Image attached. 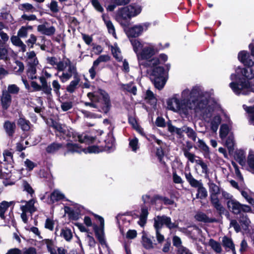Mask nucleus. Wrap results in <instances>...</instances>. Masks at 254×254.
<instances>
[{"mask_svg": "<svg viewBox=\"0 0 254 254\" xmlns=\"http://www.w3.org/2000/svg\"><path fill=\"white\" fill-rule=\"evenodd\" d=\"M96 218H98L100 223V226L98 227L96 225L94 226V230L95 235L102 245H106V241L104 238V220L103 217L98 215L94 214Z\"/></svg>", "mask_w": 254, "mask_h": 254, "instance_id": "nucleus-14", "label": "nucleus"}, {"mask_svg": "<svg viewBox=\"0 0 254 254\" xmlns=\"http://www.w3.org/2000/svg\"><path fill=\"white\" fill-rule=\"evenodd\" d=\"M185 156L191 163H195L198 167L201 169V173L207 176L208 168L207 164L199 157L196 156L194 154L189 152L186 149L183 150Z\"/></svg>", "mask_w": 254, "mask_h": 254, "instance_id": "nucleus-9", "label": "nucleus"}, {"mask_svg": "<svg viewBox=\"0 0 254 254\" xmlns=\"http://www.w3.org/2000/svg\"><path fill=\"white\" fill-rule=\"evenodd\" d=\"M200 94L198 87H193L191 90L186 89L180 96L175 94L169 98L167 101V108L183 118H187L192 111L198 112V110H203L206 107V103H198V97Z\"/></svg>", "mask_w": 254, "mask_h": 254, "instance_id": "nucleus-1", "label": "nucleus"}, {"mask_svg": "<svg viewBox=\"0 0 254 254\" xmlns=\"http://www.w3.org/2000/svg\"><path fill=\"white\" fill-rule=\"evenodd\" d=\"M32 28L30 26H22L17 32V35L21 38H26L28 35V29H32Z\"/></svg>", "mask_w": 254, "mask_h": 254, "instance_id": "nucleus-48", "label": "nucleus"}, {"mask_svg": "<svg viewBox=\"0 0 254 254\" xmlns=\"http://www.w3.org/2000/svg\"><path fill=\"white\" fill-rule=\"evenodd\" d=\"M157 52V50L153 45H150L144 47L142 51L139 54H137V57L139 66H147L148 64L146 63L149 61H143V60L149 59Z\"/></svg>", "mask_w": 254, "mask_h": 254, "instance_id": "nucleus-8", "label": "nucleus"}, {"mask_svg": "<svg viewBox=\"0 0 254 254\" xmlns=\"http://www.w3.org/2000/svg\"><path fill=\"white\" fill-rule=\"evenodd\" d=\"M243 109L248 114L249 121L252 123V125L254 126V106H247L246 105H243Z\"/></svg>", "mask_w": 254, "mask_h": 254, "instance_id": "nucleus-32", "label": "nucleus"}, {"mask_svg": "<svg viewBox=\"0 0 254 254\" xmlns=\"http://www.w3.org/2000/svg\"><path fill=\"white\" fill-rule=\"evenodd\" d=\"M22 186L24 190L26 191L28 193L32 194L34 192L33 190L27 182L23 181L22 182Z\"/></svg>", "mask_w": 254, "mask_h": 254, "instance_id": "nucleus-63", "label": "nucleus"}, {"mask_svg": "<svg viewBox=\"0 0 254 254\" xmlns=\"http://www.w3.org/2000/svg\"><path fill=\"white\" fill-rule=\"evenodd\" d=\"M37 31L42 34L51 36L55 34L56 29L53 26H49L48 23L45 22L38 26Z\"/></svg>", "mask_w": 254, "mask_h": 254, "instance_id": "nucleus-18", "label": "nucleus"}, {"mask_svg": "<svg viewBox=\"0 0 254 254\" xmlns=\"http://www.w3.org/2000/svg\"><path fill=\"white\" fill-rule=\"evenodd\" d=\"M196 220L203 222H212L213 221L208 218L205 214L202 212H198L195 216Z\"/></svg>", "mask_w": 254, "mask_h": 254, "instance_id": "nucleus-42", "label": "nucleus"}, {"mask_svg": "<svg viewBox=\"0 0 254 254\" xmlns=\"http://www.w3.org/2000/svg\"><path fill=\"white\" fill-rule=\"evenodd\" d=\"M12 203V201L8 202L7 201H3L0 204V217L2 219L4 220L5 219L4 213L10 204H11Z\"/></svg>", "mask_w": 254, "mask_h": 254, "instance_id": "nucleus-33", "label": "nucleus"}, {"mask_svg": "<svg viewBox=\"0 0 254 254\" xmlns=\"http://www.w3.org/2000/svg\"><path fill=\"white\" fill-rule=\"evenodd\" d=\"M242 195L252 205H254V199L251 196V192L249 190H242L241 191Z\"/></svg>", "mask_w": 254, "mask_h": 254, "instance_id": "nucleus-46", "label": "nucleus"}, {"mask_svg": "<svg viewBox=\"0 0 254 254\" xmlns=\"http://www.w3.org/2000/svg\"><path fill=\"white\" fill-rule=\"evenodd\" d=\"M165 226L169 229L176 228L178 227V225L175 222H172L171 218L168 216L167 217Z\"/></svg>", "mask_w": 254, "mask_h": 254, "instance_id": "nucleus-56", "label": "nucleus"}, {"mask_svg": "<svg viewBox=\"0 0 254 254\" xmlns=\"http://www.w3.org/2000/svg\"><path fill=\"white\" fill-rule=\"evenodd\" d=\"M62 147L60 143H53L49 145L46 148V151L49 153H54L59 150Z\"/></svg>", "mask_w": 254, "mask_h": 254, "instance_id": "nucleus-41", "label": "nucleus"}, {"mask_svg": "<svg viewBox=\"0 0 254 254\" xmlns=\"http://www.w3.org/2000/svg\"><path fill=\"white\" fill-rule=\"evenodd\" d=\"M3 156L4 158V161L7 163L9 165V168L10 169L13 168V155L11 152L8 150H5L3 153Z\"/></svg>", "mask_w": 254, "mask_h": 254, "instance_id": "nucleus-30", "label": "nucleus"}, {"mask_svg": "<svg viewBox=\"0 0 254 254\" xmlns=\"http://www.w3.org/2000/svg\"><path fill=\"white\" fill-rule=\"evenodd\" d=\"M167 216L163 215L157 216L154 218V227L155 229H161L165 225Z\"/></svg>", "mask_w": 254, "mask_h": 254, "instance_id": "nucleus-24", "label": "nucleus"}, {"mask_svg": "<svg viewBox=\"0 0 254 254\" xmlns=\"http://www.w3.org/2000/svg\"><path fill=\"white\" fill-rule=\"evenodd\" d=\"M148 26L149 24L146 23L136 25L128 30L127 34L129 36L132 37H138L141 34L143 31L147 30Z\"/></svg>", "mask_w": 254, "mask_h": 254, "instance_id": "nucleus-16", "label": "nucleus"}, {"mask_svg": "<svg viewBox=\"0 0 254 254\" xmlns=\"http://www.w3.org/2000/svg\"><path fill=\"white\" fill-rule=\"evenodd\" d=\"M112 52L114 57L118 61H121L122 60V56L121 55V52L118 48H113L112 49Z\"/></svg>", "mask_w": 254, "mask_h": 254, "instance_id": "nucleus-57", "label": "nucleus"}, {"mask_svg": "<svg viewBox=\"0 0 254 254\" xmlns=\"http://www.w3.org/2000/svg\"><path fill=\"white\" fill-rule=\"evenodd\" d=\"M18 126L21 127H29L30 122L26 120L23 117H20L17 122Z\"/></svg>", "mask_w": 254, "mask_h": 254, "instance_id": "nucleus-59", "label": "nucleus"}, {"mask_svg": "<svg viewBox=\"0 0 254 254\" xmlns=\"http://www.w3.org/2000/svg\"><path fill=\"white\" fill-rule=\"evenodd\" d=\"M208 245L216 253L220 254L222 252V249L220 244L219 242L214 240L212 239H211L209 240Z\"/></svg>", "mask_w": 254, "mask_h": 254, "instance_id": "nucleus-34", "label": "nucleus"}, {"mask_svg": "<svg viewBox=\"0 0 254 254\" xmlns=\"http://www.w3.org/2000/svg\"><path fill=\"white\" fill-rule=\"evenodd\" d=\"M64 194L60 190H55L50 195V201L52 203H54L64 198Z\"/></svg>", "mask_w": 254, "mask_h": 254, "instance_id": "nucleus-31", "label": "nucleus"}, {"mask_svg": "<svg viewBox=\"0 0 254 254\" xmlns=\"http://www.w3.org/2000/svg\"><path fill=\"white\" fill-rule=\"evenodd\" d=\"M142 200L145 203H150L152 204H155L158 200L162 201L165 205H171L174 203L173 200L167 197L160 196H156L153 198H150L149 195H145L142 196Z\"/></svg>", "mask_w": 254, "mask_h": 254, "instance_id": "nucleus-15", "label": "nucleus"}, {"mask_svg": "<svg viewBox=\"0 0 254 254\" xmlns=\"http://www.w3.org/2000/svg\"><path fill=\"white\" fill-rule=\"evenodd\" d=\"M11 69L15 72H22L24 68L23 64L19 61H15L11 65Z\"/></svg>", "mask_w": 254, "mask_h": 254, "instance_id": "nucleus-35", "label": "nucleus"}, {"mask_svg": "<svg viewBox=\"0 0 254 254\" xmlns=\"http://www.w3.org/2000/svg\"><path fill=\"white\" fill-rule=\"evenodd\" d=\"M141 7L137 5H129L122 8L120 11V15L124 19L135 16L141 12Z\"/></svg>", "mask_w": 254, "mask_h": 254, "instance_id": "nucleus-12", "label": "nucleus"}, {"mask_svg": "<svg viewBox=\"0 0 254 254\" xmlns=\"http://www.w3.org/2000/svg\"><path fill=\"white\" fill-rule=\"evenodd\" d=\"M247 163L250 169L254 171V151L250 150L247 158Z\"/></svg>", "mask_w": 254, "mask_h": 254, "instance_id": "nucleus-40", "label": "nucleus"}, {"mask_svg": "<svg viewBox=\"0 0 254 254\" xmlns=\"http://www.w3.org/2000/svg\"><path fill=\"white\" fill-rule=\"evenodd\" d=\"M47 62L52 65H56V69L59 72V74H61L60 72H64L67 71V69H69L70 66H72L73 64L71 63L69 59H66L65 61L57 62L55 57H48L47 59Z\"/></svg>", "mask_w": 254, "mask_h": 254, "instance_id": "nucleus-10", "label": "nucleus"}, {"mask_svg": "<svg viewBox=\"0 0 254 254\" xmlns=\"http://www.w3.org/2000/svg\"><path fill=\"white\" fill-rule=\"evenodd\" d=\"M52 85V87H53V90H54V92L58 96H60V90L61 89V85L60 84L59 82L57 80H54L53 81Z\"/></svg>", "mask_w": 254, "mask_h": 254, "instance_id": "nucleus-53", "label": "nucleus"}, {"mask_svg": "<svg viewBox=\"0 0 254 254\" xmlns=\"http://www.w3.org/2000/svg\"><path fill=\"white\" fill-rule=\"evenodd\" d=\"M49 7L53 12L57 13L59 11L58 2L55 0H52L51 2Z\"/></svg>", "mask_w": 254, "mask_h": 254, "instance_id": "nucleus-61", "label": "nucleus"}, {"mask_svg": "<svg viewBox=\"0 0 254 254\" xmlns=\"http://www.w3.org/2000/svg\"><path fill=\"white\" fill-rule=\"evenodd\" d=\"M99 93L102 98L103 104H104L103 110L104 112L107 113L111 105L109 96L106 91L103 90H100Z\"/></svg>", "mask_w": 254, "mask_h": 254, "instance_id": "nucleus-20", "label": "nucleus"}, {"mask_svg": "<svg viewBox=\"0 0 254 254\" xmlns=\"http://www.w3.org/2000/svg\"><path fill=\"white\" fill-rule=\"evenodd\" d=\"M167 60V56L165 54H161L158 58H154L146 63L149 65L157 66L160 64H162Z\"/></svg>", "mask_w": 254, "mask_h": 254, "instance_id": "nucleus-26", "label": "nucleus"}, {"mask_svg": "<svg viewBox=\"0 0 254 254\" xmlns=\"http://www.w3.org/2000/svg\"><path fill=\"white\" fill-rule=\"evenodd\" d=\"M18 8L22 11L29 12H33L36 10L35 8L29 3L20 4L18 6Z\"/></svg>", "mask_w": 254, "mask_h": 254, "instance_id": "nucleus-38", "label": "nucleus"}, {"mask_svg": "<svg viewBox=\"0 0 254 254\" xmlns=\"http://www.w3.org/2000/svg\"><path fill=\"white\" fill-rule=\"evenodd\" d=\"M177 254H192L191 251L184 246L179 247L177 249Z\"/></svg>", "mask_w": 254, "mask_h": 254, "instance_id": "nucleus-60", "label": "nucleus"}, {"mask_svg": "<svg viewBox=\"0 0 254 254\" xmlns=\"http://www.w3.org/2000/svg\"><path fill=\"white\" fill-rule=\"evenodd\" d=\"M130 42L133 48L134 51L137 55V54H139L138 53L139 50L143 47L142 44L137 39H131L130 40Z\"/></svg>", "mask_w": 254, "mask_h": 254, "instance_id": "nucleus-47", "label": "nucleus"}, {"mask_svg": "<svg viewBox=\"0 0 254 254\" xmlns=\"http://www.w3.org/2000/svg\"><path fill=\"white\" fill-rule=\"evenodd\" d=\"M110 57L108 55H103L100 56L94 62V66H98L101 63H105L109 61Z\"/></svg>", "mask_w": 254, "mask_h": 254, "instance_id": "nucleus-49", "label": "nucleus"}, {"mask_svg": "<svg viewBox=\"0 0 254 254\" xmlns=\"http://www.w3.org/2000/svg\"><path fill=\"white\" fill-rule=\"evenodd\" d=\"M11 102V97L7 91H3L1 97V102L3 108L6 109L10 106Z\"/></svg>", "mask_w": 254, "mask_h": 254, "instance_id": "nucleus-22", "label": "nucleus"}, {"mask_svg": "<svg viewBox=\"0 0 254 254\" xmlns=\"http://www.w3.org/2000/svg\"><path fill=\"white\" fill-rule=\"evenodd\" d=\"M25 203V204L20 206V209L22 211L29 212L31 214L33 213L36 211V208L34 206L35 200L34 199H31L28 201H22Z\"/></svg>", "mask_w": 254, "mask_h": 254, "instance_id": "nucleus-19", "label": "nucleus"}, {"mask_svg": "<svg viewBox=\"0 0 254 254\" xmlns=\"http://www.w3.org/2000/svg\"><path fill=\"white\" fill-rule=\"evenodd\" d=\"M240 222L241 224L242 227L244 229H247L251 223L249 219L247 217L246 215L245 216L244 215H243L240 217Z\"/></svg>", "mask_w": 254, "mask_h": 254, "instance_id": "nucleus-51", "label": "nucleus"}, {"mask_svg": "<svg viewBox=\"0 0 254 254\" xmlns=\"http://www.w3.org/2000/svg\"><path fill=\"white\" fill-rule=\"evenodd\" d=\"M129 146L132 151L136 152V150L139 148L138 141L137 138L134 137L132 139H129Z\"/></svg>", "mask_w": 254, "mask_h": 254, "instance_id": "nucleus-50", "label": "nucleus"}, {"mask_svg": "<svg viewBox=\"0 0 254 254\" xmlns=\"http://www.w3.org/2000/svg\"><path fill=\"white\" fill-rule=\"evenodd\" d=\"M102 18L104 20L109 33L111 34L114 37H116L115 29L112 22L109 20V18L105 15H102Z\"/></svg>", "mask_w": 254, "mask_h": 254, "instance_id": "nucleus-27", "label": "nucleus"}, {"mask_svg": "<svg viewBox=\"0 0 254 254\" xmlns=\"http://www.w3.org/2000/svg\"><path fill=\"white\" fill-rule=\"evenodd\" d=\"M148 215V208L146 206H143L141 208V212L139 217V220L138 222V224L141 226H143L146 222Z\"/></svg>", "mask_w": 254, "mask_h": 254, "instance_id": "nucleus-29", "label": "nucleus"}, {"mask_svg": "<svg viewBox=\"0 0 254 254\" xmlns=\"http://www.w3.org/2000/svg\"><path fill=\"white\" fill-rule=\"evenodd\" d=\"M150 67V79L153 82L155 87L159 90L162 89L166 83L164 68L160 66L147 65Z\"/></svg>", "mask_w": 254, "mask_h": 254, "instance_id": "nucleus-6", "label": "nucleus"}, {"mask_svg": "<svg viewBox=\"0 0 254 254\" xmlns=\"http://www.w3.org/2000/svg\"><path fill=\"white\" fill-rule=\"evenodd\" d=\"M227 205L229 210L236 214H239L241 212L248 213L252 211L251 208L249 206L242 204L235 199L227 201Z\"/></svg>", "mask_w": 254, "mask_h": 254, "instance_id": "nucleus-11", "label": "nucleus"}, {"mask_svg": "<svg viewBox=\"0 0 254 254\" xmlns=\"http://www.w3.org/2000/svg\"><path fill=\"white\" fill-rule=\"evenodd\" d=\"M60 235L61 237H63L67 241H69L72 238L71 230L67 228L63 229L61 230Z\"/></svg>", "mask_w": 254, "mask_h": 254, "instance_id": "nucleus-43", "label": "nucleus"}, {"mask_svg": "<svg viewBox=\"0 0 254 254\" xmlns=\"http://www.w3.org/2000/svg\"><path fill=\"white\" fill-rule=\"evenodd\" d=\"M106 145L104 149L100 148L96 146H89L86 149L81 150L76 144L67 143L66 144L67 153L78 152L80 153L81 151L85 153H99L102 151H108L109 152L112 151L115 147V139L112 133L108 134V138L105 140Z\"/></svg>", "mask_w": 254, "mask_h": 254, "instance_id": "nucleus-3", "label": "nucleus"}, {"mask_svg": "<svg viewBox=\"0 0 254 254\" xmlns=\"http://www.w3.org/2000/svg\"><path fill=\"white\" fill-rule=\"evenodd\" d=\"M249 47L251 49L252 55H250L246 51H241L238 54V59L245 65L252 66L254 64V46L251 44Z\"/></svg>", "mask_w": 254, "mask_h": 254, "instance_id": "nucleus-13", "label": "nucleus"}, {"mask_svg": "<svg viewBox=\"0 0 254 254\" xmlns=\"http://www.w3.org/2000/svg\"><path fill=\"white\" fill-rule=\"evenodd\" d=\"M145 100L152 105H155L156 103V99L153 93L150 90L146 91Z\"/></svg>", "mask_w": 254, "mask_h": 254, "instance_id": "nucleus-44", "label": "nucleus"}, {"mask_svg": "<svg viewBox=\"0 0 254 254\" xmlns=\"http://www.w3.org/2000/svg\"><path fill=\"white\" fill-rule=\"evenodd\" d=\"M222 242L223 247L227 251L231 250L233 253H235V246L231 238L224 236L222 238Z\"/></svg>", "mask_w": 254, "mask_h": 254, "instance_id": "nucleus-25", "label": "nucleus"}, {"mask_svg": "<svg viewBox=\"0 0 254 254\" xmlns=\"http://www.w3.org/2000/svg\"><path fill=\"white\" fill-rule=\"evenodd\" d=\"M26 61L28 64L31 65H36L38 64V61L34 51H31L26 53Z\"/></svg>", "mask_w": 254, "mask_h": 254, "instance_id": "nucleus-28", "label": "nucleus"}, {"mask_svg": "<svg viewBox=\"0 0 254 254\" xmlns=\"http://www.w3.org/2000/svg\"><path fill=\"white\" fill-rule=\"evenodd\" d=\"M20 37L17 36H12L10 38V40L12 44L20 48V50L22 52H24L26 50V45L21 40Z\"/></svg>", "mask_w": 254, "mask_h": 254, "instance_id": "nucleus-21", "label": "nucleus"}, {"mask_svg": "<svg viewBox=\"0 0 254 254\" xmlns=\"http://www.w3.org/2000/svg\"><path fill=\"white\" fill-rule=\"evenodd\" d=\"M210 199L212 206L216 209L220 214L223 213L225 210L218 198L221 193V190L219 186L214 184L212 181L208 183Z\"/></svg>", "mask_w": 254, "mask_h": 254, "instance_id": "nucleus-5", "label": "nucleus"}, {"mask_svg": "<svg viewBox=\"0 0 254 254\" xmlns=\"http://www.w3.org/2000/svg\"><path fill=\"white\" fill-rule=\"evenodd\" d=\"M37 41V37L34 34H32L30 35L29 38L26 41V43L27 45L31 48L33 47V45L36 43Z\"/></svg>", "mask_w": 254, "mask_h": 254, "instance_id": "nucleus-58", "label": "nucleus"}, {"mask_svg": "<svg viewBox=\"0 0 254 254\" xmlns=\"http://www.w3.org/2000/svg\"><path fill=\"white\" fill-rule=\"evenodd\" d=\"M19 91V88L15 84H10L7 87V92L9 94H16Z\"/></svg>", "mask_w": 254, "mask_h": 254, "instance_id": "nucleus-55", "label": "nucleus"}, {"mask_svg": "<svg viewBox=\"0 0 254 254\" xmlns=\"http://www.w3.org/2000/svg\"><path fill=\"white\" fill-rule=\"evenodd\" d=\"M185 177L191 187L197 189L196 198L205 199L207 196V191L203 187L201 181L195 179L190 173H186Z\"/></svg>", "mask_w": 254, "mask_h": 254, "instance_id": "nucleus-7", "label": "nucleus"}, {"mask_svg": "<svg viewBox=\"0 0 254 254\" xmlns=\"http://www.w3.org/2000/svg\"><path fill=\"white\" fill-rule=\"evenodd\" d=\"M236 160L241 165H244L245 164V153L243 150H239L236 151L235 156Z\"/></svg>", "mask_w": 254, "mask_h": 254, "instance_id": "nucleus-36", "label": "nucleus"}, {"mask_svg": "<svg viewBox=\"0 0 254 254\" xmlns=\"http://www.w3.org/2000/svg\"><path fill=\"white\" fill-rule=\"evenodd\" d=\"M244 76L247 79H252L254 77V72L249 66L247 68L238 67L235 70V73L230 75L232 80L239 79L238 82L232 81L229 84V86L233 91L237 95H248L250 92H254V82H250L246 79H241L240 77Z\"/></svg>", "mask_w": 254, "mask_h": 254, "instance_id": "nucleus-2", "label": "nucleus"}, {"mask_svg": "<svg viewBox=\"0 0 254 254\" xmlns=\"http://www.w3.org/2000/svg\"><path fill=\"white\" fill-rule=\"evenodd\" d=\"M11 172V169H10L8 172H2L0 166V178L5 179L3 182L5 186L14 185L17 179Z\"/></svg>", "mask_w": 254, "mask_h": 254, "instance_id": "nucleus-17", "label": "nucleus"}, {"mask_svg": "<svg viewBox=\"0 0 254 254\" xmlns=\"http://www.w3.org/2000/svg\"><path fill=\"white\" fill-rule=\"evenodd\" d=\"M73 106L72 102H65L61 104V108L64 111H66L71 109Z\"/></svg>", "mask_w": 254, "mask_h": 254, "instance_id": "nucleus-62", "label": "nucleus"}, {"mask_svg": "<svg viewBox=\"0 0 254 254\" xmlns=\"http://www.w3.org/2000/svg\"><path fill=\"white\" fill-rule=\"evenodd\" d=\"M36 65H30L29 68H28L27 74L28 76L31 79H35L36 78V69L35 67Z\"/></svg>", "mask_w": 254, "mask_h": 254, "instance_id": "nucleus-54", "label": "nucleus"}, {"mask_svg": "<svg viewBox=\"0 0 254 254\" xmlns=\"http://www.w3.org/2000/svg\"><path fill=\"white\" fill-rule=\"evenodd\" d=\"M21 254H37V251L35 248L29 247L23 249Z\"/></svg>", "mask_w": 254, "mask_h": 254, "instance_id": "nucleus-64", "label": "nucleus"}, {"mask_svg": "<svg viewBox=\"0 0 254 254\" xmlns=\"http://www.w3.org/2000/svg\"><path fill=\"white\" fill-rule=\"evenodd\" d=\"M78 140L81 143H84L86 144H90L94 142L95 138L88 134V133H84L81 134H78L77 136Z\"/></svg>", "mask_w": 254, "mask_h": 254, "instance_id": "nucleus-23", "label": "nucleus"}, {"mask_svg": "<svg viewBox=\"0 0 254 254\" xmlns=\"http://www.w3.org/2000/svg\"><path fill=\"white\" fill-rule=\"evenodd\" d=\"M142 243L143 247L146 249H151L154 247L152 241L145 234H143L142 237Z\"/></svg>", "mask_w": 254, "mask_h": 254, "instance_id": "nucleus-39", "label": "nucleus"}, {"mask_svg": "<svg viewBox=\"0 0 254 254\" xmlns=\"http://www.w3.org/2000/svg\"><path fill=\"white\" fill-rule=\"evenodd\" d=\"M225 141V144L230 153L232 152L234 150V146L235 144L234 137L233 133L228 137H227Z\"/></svg>", "mask_w": 254, "mask_h": 254, "instance_id": "nucleus-37", "label": "nucleus"}, {"mask_svg": "<svg viewBox=\"0 0 254 254\" xmlns=\"http://www.w3.org/2000/svg\"><path fill=\"white\" fill-rule=\"evenodd\" d=\"M47 247L51 254H57V247L54 245L52 241L48 240L47 243Z\"/></svg>", "mask_w": 254, "mask_h": 254, "instance_id": "nucleus-52", "label": "nucleus"}, {"mask_svg": "<svg viewBox=\"0 0 254 254\" xmlns=\"http://www.w3.org/2000/svg\"><path fill=\"white\" fill-rule=\"evenodd\" d=\"M55 75L58 76L60 80L63 83L66 82L73 76V80L70 82L67 86L66 90L68 92L72 93L78 88L80 78L75 65L70 66L69 69H67V71L61 73V74H59V72L56 73Z\"/></svg>", "mask_w": 254, "mask_h": 254, "instance_id": "nucleus-4", "label": "nucleus"}, {"mask_svg": "<svg viewBox=\"0 0 254 254\" xmlns=\"http://www.w3.org/2000/svg\"><path fill=\"white\" fill-rule=\"evenodd\" d=\"M232 134L233 132L230 129V128H220L219 135L222 140L225 139V138Z\"/></svg>", "mask_w": 254, "mask_h": 254, "instance_id": "nucleus-45", "label": "nucleus"}]
</instances>
